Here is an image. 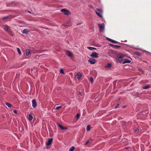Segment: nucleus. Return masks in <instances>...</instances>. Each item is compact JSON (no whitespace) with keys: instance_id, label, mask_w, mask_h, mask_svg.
<instances>
[{"instance_id":"423d86ee","label":"nucleus","mask_w":151,"mask_h":151,"mask_svg":"<svg viewBox=\"0 0 151 151\" xmlns=\"http://www.w3.org/2000/svg\"><path fill=\"white\" fill-rule=\"evenodd\" d=\"M123 57V56L121 54L117 56V59L119 62H121Z\"/></svg>"},{"instance_id":"393cba45","label":"nucleus","mask_w":151,"mask_h":151,"mask_svg":"<svg viewBox=\"0 0 151 151\" xmlns=\"http://www.w3.org/2000/svg\"><path fill=\"white\" fill-rule=\"evenodd\" d=\"M86 129L87 131H89L91 129V127L89 125H88L87 126Z\"/></svg>"},{"instance_id":"72a5a7b5","label":"nucleus","mask_w":151,"mask_h":151,"mask_svg":"<svg viewBox=\"0 0 151 151\" xmlns=\"http://www.w3.org/2000/svg\"><path fill=\"white\" fill-rule=\"evenodd\" d=\"M13 112L14 113L17 114V111L16 110H14L13 111Z\"/></svg>"},{"instance_id":"2f4dec72","label":"nucleus","mask_w":151,"mask_h":151,"mask_svg":"<svg viewBox=\"0 0 151 151\" xmlns=\"http://www.w3.org/2000/svg\"><path fill=\"white\" fill-rule=\"evenodd\" d=\"M119 104H117L116 105V106H115V108L116 109V108H118L119 107Z\"/></svg>"},{"instance_id":"f257e3e1","label":"nucleus","mask_w":151,"mask_h":151,"mask_svg":"<svg viewBox=\"0 0 151 151\" xmlns=\"http://www.w3.org/2000/svg\"><path fill=\"white\" fill-rule=\"evenodd\" d=\"M97 15L100 17V18H102V14L103 13V11L101 9H97L95 11Z\"/></svg>"},{"instance_id":"1a4fd4ad","label":"nucleus","mask_w":151,"mask_h":151,"mask_svg":"<svg viewBox=\"0 0 151 151\" xmlns=\"http://www.w3.org/2000/svg\"><path fill=\"white\" fill-rule=\"evenodd\" d=\"M66 54L70 57H73V55L72 53L70 51L66 50L65 51Z\"/></svg>"},{"instance_id":"39448f33","label":"nucleus","mask_w":151,"mask_h":151,"mask_svg":"<svg viewBox=\"0 0 151 151\" xmlns=\"http://www.w3.org/2000/svg\"><path fill=\"white\" fill-rule=\"evenodd\" d=\"M4 29L6 32H10V29L8 26L7 25H5L4 26Z\"/></svg>"},{"instance_id":"dca6fc26","label":"nucleus","mask_w":151,"mask_h":151,"mask_svg":"<svg viewBox=\"0 0 151 151\" xmlns=\"http://www.w3.org/2000/svg\"><path fill=\"white\" fill-rule=\"evenodd\" d=\"M29 31L28 29H24L22 31V33L24 34H27L28 33H29Z\"/></svg>"},{"instance_id":"a211bd4d","label":"nucleus","mask_w":151,"mask_h":151,"mask_svg":"<svg viewBox=\"0 0 151 151\" xmlns=\"http://www.w3.org/2000/svg\"><path fill=\"white\" fill-rule=\"evenodd\" d=\"M87 48L89 50H93L96 49V48L93 47H87Z\"/></svg>"},{"instance_id":"473e14b6","label":"nucleus","mask_w":151,"mask_h":151,"mask_svg":"<svg viewBox=\"0 0 151 151\" xmlns=\"http://www.w3.org/2000/svg\"><path fill=\"white\" fill-rule=\"evenodd\" d=\"M89 142V141L88 140H87V141H86V142L85 145H87L88 143Z\"/></svg>"},{"instance_id":"20e7f679","label":"nucleus","mask_w":151,"mask_h":151,"mask_svg":"<svg viewBox=\"0 0 151 151\" xmlns=\"http://www.w3.org/2000/svg\"><path fill=\"white\" fill-rule=\"evenodd\" d=\"M91 56L93 58H97L98 57V54L96 52H93L91 55Z\"/></svg>"},{"instance_id":"2eb2a0df","label":"nucleus","mask_w":151,"mask_h":151,"mask_svg":"<svg viewBox=\"0 0 151 151\" xmlns=\"http://www.w3.org/2000/svg\"><path fill=\"white\" fill-rule=\"evenodd\" d=\"M131 62V61L127 59H125L124 60L123 62V64H124L126 63H130Z\"/></svg>"},{"instance_id":"ddd939ff","label":"nucleus","mask_w":151,"mask_h":151,"mask_svg":"<svg viewBox=\"0 0 151 151\" xmlns=\"http://www.w3.org/2000/svg\"><path fill=\"white\" fill-rule=\"evenodd\" d=\"M82 76V75L80 72H78L76 75V77L78 79H80Z\"/></svg>"},{"instance_id":"7c9ffc66","label":"nucleus","mask_w":151,"mask_h":151,"mask_svg":"<svg viewBox=\"0 0 151 151\" xmlns=\"http://www.w3.org/2000/svg\"><path fill=\"white\" fill-rule=\"evenodd\" d=\"M106 40H109V41H111V42L112 41V39H110L109 38H108V37H107L106 38Z\"/></svg>"},{"instance_id":"4468645a","label":"nucleus","mask_w":151,"mask_h":151,"mask_svg":"<svg viewBox=\"0 0 151 151\" xmlns=\"http://www.w3.org/2000/svg\"><path fill=\"white\" fill-rule=\"evenodd\" d=\"M30 52V50L29 49L26 50L25 54L26 56H28Z\"/></svg>"},{"instance_id":"a19ab883","label":"nucleus","mask_w":151,"mask_h":151,"mask_svg":"<svg viewBox=\"0 0 151 151\" xmlns=\"http://www.w3.org/2000/svg\"><path fill=\"white\" fill-rule=\"evenodd\" d=\"M123 107H125V106H123Z\"/></svg>"},{"instance_id":"6e6552de","label":"nucleus","mask_w":151,"mask_h":151,"mask_svg":"<svg viewBox=\"0 0 151 151\" xmlns=\"http://www.w3.org/2000/svg\"><path fill=\"white\" fill-rule=\"evenodd\" d=\"M52 138H49L48 139V141L47 143H46L47 145H50L52 142Z\"/></svg>"},{"instance_id":"412c9836","label":"nucleus","mask_w":151,"mask_h":151,"mask_svg":"<svg viewBox=\"0 0 151 151\" xmlns=\"http://www.w3.org/2000/svg\"><path fill=\"white\" fill-rule=\"evenodd\" d=\"M17 50L18 53L20 55H21V52L19 48L18 47L17 48Z\"/></svg>"},{"instance_id":"58836bf2","label":"nucleus","mask_w":151,"mask_h":151,"mask_svg":"<svg viewBox=\"0 0 151 151\" xmlns=\"http://www.w3.org/2000/svg\"><path fill=\"white\" fill-rule=\"evenodd\" d=\"M91 6H92V7H93V6H91Z\"/></svg>"},{"instance_id":"c9c22d12","label":"nucleus","mask_w":151,"mask_h":151,"mask_svg":"<svg viewBox=\"0 0 151 151\" xmlns=\"http://www.w3.org/2000/svg\"><path fill=\"white\" fill-rule=\"evenodd\" d=\"M39 56L37 55V56H36L35 57V58H39Z\"/></svg>"},{"instance_id":"f704fd0d","label":"nucleus","mask_w":151,"mask_h":151,"mask_svg":"<svg viewBox=\"0 0 151 151\" xmlns=\"http://www.w3.org/2000/svg\"><path fill=\"white\" fill-rule=\"evenodd\" d=\"M139 129H136L135 131V132H139Z\"/></svg>"},{"instance_id":"9d476101","label":"nucleus","mask_w":151,"mask_h":151,"mask_svg":"<svg viewBox=\"0 0 151 151\" xmlns=\"http://www.w3.org/2000/svg\"><path fill=\"white\" fill-rule=\"evenodd\" d=\"M88 61L90 62L91 64H94L96 62V60L94 59L90 58L88 60Z\"/></svg>"},{"instance_id":"e433bc0d","label":"nucleus","mask_w":151,"mask_h":151,"mask_svg":"<svg viewBox=\"0 0 151 151\" xmlns=\"http://www.w3.org/2000/svg\"><path fill=\"white\" fill-rule=\"evenodd\" d=\"M28 12L29 13H31V12L29 11H28Z\"/></svg>"},{"instance_id":"c85d7f7f","label":"nucleus","mask_w":151,"mask_h":151,"mask_svg":"<svg viewBox=\"0 0 151 151\" xmlns=\"http://www.w3.org/2000/svg\"><path fill=\"white\" fill-rule=\"evenodd\" d=\"M80 114H77L76 116V118L77 119H78V118L80 117Z\"/></svg>"},{"instance_id":"5701e85b","label":"nucleus","mask_w":151,"mask_h":151,"mask_svg":"<svg viewBox=\"0 0 151 151\" xmlns=\"http://www.w3.org/2000/svg\"><path fill=\"white\" fill-rule=\"evenodd\" d=\"M60 73L62 74H64L65 73L64 72V71H63V68H61L60 70Z\"/></svg>"},{"instance_id":"f3484780","label":"nucleus","mask_w":151,"mask_h":151,"mask_svg":"<svg viewBox=\"0 0 151 151\" xmlns=\"http://www.w3.org/2000/svg\"><path fill=\"white\" fill-rule=\"evenodd\" d=\"M111 67V64L110 63H108L104 67L105 68H109Z\"/></svg>"},{"instance_id":"9b49d317","label":"nucleus","mask_w":151,"mask_h":151,"mask_svg":"<svg viewBox=\"0 0 151 151\" xmlns=\"http://www.w3.org/2000/svg\"><path fill=\"white\" fill-rule=\"evenodd\" d=\"M110 45L112 47L114 48H115L119 49L121 48V47L119 45H114L112 44H110Z\"/></svg>"},{"instance_id":"f8f14e48","label":"nucleus","mask_w":151,"mask_h":151,"mask_svg":"<svg viewBox=\"0 0 151 151\" xmlns=\"http://www.w3.org/2000/svg\"><path fill=\"white\" fill-rule=\"evenodd\" d=\"M58 125L60 128V129L63 130L67 129V128L66 127H64L63 126L61 125L59 123L57 124Z\"/></svg>"},{"instance_id":"cd10ccee","label":"nucleus","mask_w":151,"mask_h":151,"mask_svg":"<svg viewBox=\"0 0 151 151\" xmlns=\"http://www.w3.org/2000/svg\"><path fill=\"white\" fill-rule=\"evenodd\" d=\"M62 107V106H57L56 108V109L57 110H58L60 109Z\"/></svg>"},{"instance_id":"a878e982","label":"nucleus","mask_w":151,"mask_h":151,"mask_svg":"<svg viewBox=\"0 0 151 151\" xmlns=\"http://www.w3.org/2000/svg\"><path fill=\"white\" fill-rule=\"evenodd\" d=\"M135 54L137 55L138 56H140L141 55V53L139 52H136L135 53Z\"/></svg>"},{"instance_id":"f03ea898","label":"nucleus","mask_w":151,"mask_h":151,"mask_svg":"<svg viewBox=\"0 0 151 151\" xmlns=\"http://www.w3.org/2000/svg\"><path fill=\"white\" fill-rule=\"evenodd\" d=\"M60 11L62 12L64 14L67 15H69L71 13L70 11L66 9H63L61 10Z\"/></svg>"},{"instance_id":"4c0bfd02","label":"nucleus","mask_w":151,"mask_h":151,"mask_svg":"<svg viewBox=\"0 0 151 151\" xmlns=\"http://www.w3.org/2000/svg\"><path fill=\"white\" fill-rule=\"evenodd\" d=\"M91 6H92V7H93V6H91Z\"/></svg>"},{"instance_id":"aec40b11","label":"nucleus","mask_w":151,"mask_h":151,"mask_svg":"<svg viewBox=\"0 0 151 151\" xmlns=\"http://www.w3.org/2000/svg\"><path fill=\"white\" fill-rule=\"evenodd\" d=\"M150 87V86H144L142 87L143 89H147L149 88Z\"/></svg>"},{"instance_id":"4be33fe9","label":"nucleus","mask_w":151,"mask_h":151,"mask_svg":"<svg viewBox=\"0 0 151 151\" xmlns=\"http://www.w3.org/2000/svg\"><path fill=\"white\" fill-rule=\"evenodd\" d=\"M28 117H29V119L30 120H32L33 119V117H32V116L31 114H29V115Z\"/></svg>"},{"instance_id":"ea45409f","label":"nucleus","mask_w":151,"mask_h":151,"mask_svg":"<svg viewBox=\"0 0 151 151\" xmlns=\"http://www.w3.org/2000/svg\"><path fill=\"white\" fill-rule=\"evenodd\" d=\"M91 6H92V7H93V6H91Z\"/></svg>"},{"instance_id":"c756f323","label":"nucleus","mask_w":151,"mask_h":151,"mask_svg":"<svg viewBox=\"0 0 151 151\" xmlns=\"http://www.w3.org/2000/svg\"><path fill=\"white\" fill-rule=\"evenodd\" d=\"M90 81L91 83H93V78L92 77H90Z\"/></svg>"},{"instance_id":"0eeeda50","label":"nucleus","mask_w":151,"mask_h":151,"mask_svg":"<svg viewBox=\"0 0 151 151\" xmlns=\"http://www.w3.org/2000/svg\"><path fill=\"white\" fill-rule=\"evenodd\" d=\"M32 106L33 107L35 108L37 106V103L35 99H33L32 101Z\"/></svg>"},{"instance_id":"6ab92c4d","label":"nucleus","mask_w":151,"mask_h":151,"mask_svg":"<svg viewBox=\"0 0 151 151\" xmlns=\"http://www.w3.org/2000/svg\"><path fill=\"white\" fill-rule=\"evenodd\" d=\"M5 104L9 108H11L12 106V105L9 103L6 102Z\"/></svg>"},{"instance_id":"bb28decb","label":"nucleus","mask_w":151,"mask_h":151,"mask_svg":"<svg viewBox=\"0 0 151 151\" xmlns=\"http://www.w3.org/2000/svg\"><path fill=\"white\" fill-rule=\"evenodd\" d=\"M111 42L114 43H119L118 42L112 40Z\"/></svg>"},{"instance_id":"b1692460","label":"nucleus","mask_w":151,"mask_h":151,"mask_svg":"<svg viewBox=\"0 0 151 151\" xmlns=\"http://www.w3.org/2000/svg\"><path fill=\"white\" fill-rule=\"evenodd\" d=\"M75 148L74 147L72 146L71 148H70L69 150V151H74L75 150Z\"/></svg>"},{"instance_id":"7ed1b4c3","label":"nucleus","mask_w":151,"mask_h":151,"mask_svg":"<svg viewBox=\"0 0 151 151\" xmlns=\"http://www.w3.org/2000/svg\"><path fill=\"white\" fill-rule=\"evenodd\" d=\"M98 25L100 31L102 32H103L104 30V23H102L101 24H98Z\"/></svg>"}]
</instances>
